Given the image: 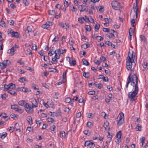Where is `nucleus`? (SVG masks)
Wrapping results in <instances>:
<instances>
[{
  "label": "nucleus",
  "mask_w": 148,
  "mask_h": 148,
  "mask_svg": "<svg viewBox=\"0 0 148 148\" xmlns=\"http://www.w3.org/2000/svg\"><path fill=\"white\" fill-rule=\"evenodd\" d=\"M131 74H129L127 79V83L126 85V88L128 87V84L131 82V85L134 87V90L132 92L129 93L128 97L131 101H134V98L138 94V78L137 75L134 74L131 77Z\"/></svg>",
  "instance_id": "nucleus-1"
},
{
  "label": "nucleus",
  "mask_w": 148,
  "mask_h": 148,
  "mask_svg": "<svg viewBox=\"0 0 148 148\" xmlns=\"http://www.w3.org/2000/svg\"><path fill=\"white\" fill-rule=\"evenodd\" d=\"M33 101V102H35V104L32 103V105L30 106L29 105L28 103H25V101L24 100H21L18 101V104L20 106H24L25 108V110L26 112L29 114H32L34 113V110L33 108L34 107H38V104L37 101L35 99H34Z\"/></svg>",
  "instance_id": "nucleus-2"
},
{
  "label": "nucleus",
  "mask_w": 148,
  "mask_h": 148,
  "mask_svg": "<svg viewBox=\"0 0 148 148\" xmlns=\"http://www.w3.org/2000/svg\"><path fill=\"white\" fill-rule=\"evenodd\" d=\"M135 55H134L133 51L132 52V54L129 52L128 56L127 58L126 62L127 68L128 70H131L133 63H134V65H135V62H136V60L135 59Z\"/></svg>",
  "instance_id": "nucleus-3"
},
{
  "label": "nucleus",
  "mask_w": 148,
  "mask_h": 148,
  "mask_svg": "<svg viewBox=\"0 0 148 148\" xmlns=\"http://www.w3.org/2000/svg\"><path fill=\"white\" fill-rule=\"evenodd\" d=\"M112 8L114 10H119L121 8L119 3L116 1H113L112 3Z\"/></svg>",
  "instance_id": "nucleus-4"
},
{
  "label": "nucleus",
  "mask_w": 148,
  "mask_h": 148,
  "mask_svg": "<svg viewBox=\"0 0 148 148\" xmlns=\"http://www.w3.org/2000/svg\"><path fill=\"white\" fill-rule=\"evenodd\" d=\"M122 115L121 113L119 114L118 116V119H119V120L117 121V124L118 126L121 125L124 122V114L122 113Z\"/></svg>",
  "instance_id": "nucleus-5"
},
{
  "label": "nucleus",
  "mask_w": 148,
  "mask_h": 148,
  "mask_svg": "<svg viewBox=\"0 0 148 148\" xmlns=\"http://www.w3.org/2000/svg\"><path fill=\"white\" fill-rule=\"evenodd\" d=\"M10 63V60H4L2 62L0 63V67L1 69H4L6 68L7 66Z\"/></svg>",
  "instance_id": "nucleus-6"
},
{
  "label": "nucleus",
  "mask_w": 148,
  "mask_h": 148,
  "mask_svg": "<svg viewBox=\"0 0 148 148\" xmlns=\"http://www.w3.org/2000/svg\"><path fill=\"white\" fill-rule=\"evenodd\" d=\"M52 25L51 22L48 21L46 22L45 24H43L42 27L44 29H48L49 28L50 26H52Z\"/></svg>",
  "instance_id": "nucleus-7"
},
{
  "label": "nucleus",
  "mask_w": 148,
  "mask_h": 148,
  "mask_svg": "<svg viewBox=\"0 0 148 148\" xmlns=\"http://www.w3.org/2000/svg\"><path fill=\"white\" fill-rule=\"evenodd\" d=\"M134 12L135 13L136 18H137L138 13V7H137V2H136V3L134 4Z\"/></svg>",
  "instance_id": "nucleus-8"
},
{
  "label": "nucleus",
  "mask_w": 148,
  "mask_h": 148,
  "mask_svg": "<svg viewBox=\"0 0 148 148\" xmlns=\"http://www.w3.org/2000/svg\"><path fill=\"white\" fill-rule=\"evenodd\" d=\"M58 25L63 29H67L69 27V25L66 23H59Z\"/></svg>",
  "instance_id": "nucleus-9"
},
{
  "label": "nucleus",
  "mask_w": 148,
  "mask_h": 148,
  "mask_svg": "<svg viewBox=\"0 0 148 148\" xmlns=\"http://www.w3.org/2000/svg\"><path fill=\"white\" fill-rule=\"evenodd\" d=\"M16 90V88H14L13 89H9L8 90V92L10 95L15 96L17 95L15 91Z\"/></svg>",
  "instance_id": "nucleus-10"
},
{
  "label": "nucleus",
  "mask_w": 148,
  "mask_h": 148,
  "mask_svg": "<svg viewBox=\"0 0 148 148\" xmlns=\"http://www.w3.org/2000/svg\"><path fill=\"white\" fill-rule=\"evenodd\" d=\"M122 135L121 132V131H119L116 134V137L117 138L115 142L117 143L119 141L120 139L121 138Z\"/></svg>",
  "instance_id": "nucleus-11"
},
{
  "label": "nucleus",
  "mask_w": 148,
  "mask_h": 148,
  "mask_svg": "<svg viewBox=\"0 0 148 148\" xmlns=\"http://www.w3.org/2000/svg\"><path fill=\"white\" fill-rule=\"evenodd\" d=\"M109 125V123L107 121H106L104 123L103 125V127L105 130L108 132L110 130V127Z\"/></svg>",
  "instance_id": "nucleus-12"
},
{
  "label": "nucleus",
  "mask_w": 148,
  "mask_h": 148,
  "mask_svg": "<svg viewBox=\"0 0 148 148\" xmlns=\"http://www.w3.org/2000/svg\"><path fill=\"white\" fill-rule=\"evenodd\" d=\"M54 53L55 54V57L53 58H52V60L53 62H55L56 63H57L58 60L57 59H59L60 58V55L56 53Z\"/></svg>",
  "instance_id": "nucleus-13"
},
{
  "label": "nucleus",
  "mask_w": 148,
  "mask_h": 148,
  "mask_svg": "<svg viewBox=\"0 0 148 148\" xmlns=\"http://www.w3.org/2000/svg\"><path fill=\"white\" fill-rule=\"evenodd\" d=\"M11 36L12 37L18 38L19 37V34L18 32L13 31L12 33Z\"/></svg>",
  "instance_id": "nucleus-14"
},
{
  "label": "nucleus",
  "mask_w": 148,
  "mask_h": 148,
  "mask_svg": "<svg viewBox=\"0 0 148 148\" xmlns=\"http://www.w3.org/2000/svg\"><path fill=\"white\" fill-rule=\"evenodd\" d=\"M16 51V49H14L12 47L11 49H9L8 51V53H9L12 55L14 54V51Z\"/></svg>",
  "instance_id": "nucleus-15"
},
{
  "label": "nucleus",
  "mask_w": 148,
  "mask_h": 148,
  "mask_svg": "<svg viewBox=\"0 0 148 148\" xmlns=\"http://www.w3.org/2000/svg\"><path fill=\"white\" fill-rule=\"evenodd\" d=\"M27 120L30 124L32 125V117L31 116H28L27 117Z\"/></svg>",
  "instance_id": "nucleus-16"
},
{
  "label": "nucleus",
  "mask_w": 148,
  "mask_h": 148,
  "mask_svg": "<svg viewBox=\"0 0 148 148\" xmlns=\"http://www.w3.org/2000/svg\"><path fill=\"white\" fill-rule=\"evenodd\" d=\"M7 135V133L6 132H3L2 133H0V138L2 139L4 138Z\"/></svg>",
  "instance_id": "nucleus-17"
},
{
  "label": "nucleus",
  "mask_w": 148,
  "mask_h": 148,
  "mask_svg": "<svg viewBox=\"0 0 148 148\" xmlns=\"http://www.w3.org/2000/svg\"><path fill=\"white\" fill-rule=\"evenodd\" d=\"M14 129L15 128L16 130L17 131H19V132L20 131V127L19 126V125L18 123H16L14 125Z\"/></svg>",
  "instance_id": "nucleus-18"
},
{
  "label": "nucleus",
  "mask_w": 148,
  "mask_h": 148,
  "mask_svg": "<svg viewBox=\"0 0 148 148\" xmlns=\"http://www.w3.org/2000/svg\"><path fill=\"white\" fill-rule=\"evenodd\" d=\"M67 70H66V71L63 73L62 77H63V82H64L66 80V72Z\"/></svg>",
  "instance_id": "nucleus-19"
},
{
  "label": "nucleus",
  "mask_w": 148,
  "mask_h": 148,
  "mask_svg": "<svg viewBox=\"0 0 148 148\" xmlns=\"http://www.w3.org/2000/svg\"><path fill=\"white\" fill-rule=\"evenodd\" d=\"M90 45L88 44H84L82 45V47L86 49L90 47Z\"/></svg>",
  "instance_id": "nucleus-20"
},
{
  "label": "nucleus",
  "mask_w": 148,
  "mask_h": 148,
  "mask_svg": "<svg viewBox=\"0 0 148 148\" xmlns=\"http://www.w3.org/2000/svg\"><path fill=\"white\" fill-rule=\"evenodd\" d=\"M82 62L84 65L86 66H88L89 65V63L87 60L85 59H83L82 60Z\"/></svg>",
  "instance_id": "nucleus-21"
},
{
  "label": "nucleus",
  "mask_w": 148,
  "mask_h": 148,
  "mask_svg": "<svg viewBox=\"0 0 148 148\" xmlns=\"http://www.w3.org/2000/svg\"><path fill=\"white\" fill-rule=\"evenodd\" d=\"M110 34H107V36L110 38H112L113 36H114V34H113V32L112 31H111V30L110 31Z\"/></svg>",
  "instance_id": "nucleus-22"
},
{
  "label": "nucleus",
  "mask_w": 148,
  "mask_h": 148,
  "mask_svg": "<svg viewBox=\"0 0 148 148\" xmlns=\"http://www.w3.org/2000/svg\"><path fill=\"white\" fill-rule=\"evenodd\" d=\"M83 75L86 78H88L89 77V73L88 72L86 73L85 72L83 71Z\"/></svg>",
  "instance_id": "nucleus-23"
},
{
  "label": "nucleus",
  "mask_w": 148,
  "mask_h": 148,
  "mask_svg": "<svg viewBox=\"0 0 148 148\" xmlns=\"http://www.w3.org/2000/svg\"><path fill=\"white\" fill-rule=\"evenodd\" d=\"M92 142L90 140L86 141L85 143L84 146L86 147L90 146Z\"/></svg>",
  "instance_id": "nucleus-24"
},
{
  "label": "nucleus",
  "mask_w": 148,
  "mask_h": 148,
  "mask_svg": "<svg viewBox=\"0 0 148 148\" xmlns=\"http://www.w3.org/2000/svg\"><path fill=\"white\" fill-rule=\"evenodd\" d=\"M84 7L85 6L83 5H80L79 6V8L80 11H84L85 10V9L84 8Z\"/></svg>",
  "instance_id": "nucleus-25"
},
{
  "label": "nucleus",
  "mask_w": 148,
  "mask_h": 148,
  "mask_svg": "<svg viewBox=\"0 0 148 148\" xmlns=\"http://www.w3.org/2000/svg\"><path fill=\"white\" fill-rule=\"evenodd\" d=\"M15 84L12 83L9 84V89H13L15 88Z\"/></svg>",
  "instance_id": "nucleus-26"
},
{
  "label": "nucleus",
  "mask_w": 148,
  "mask_h": 148,
  "mask_svg": "<svg viewBox=\"0 0 148 148\" xmlns=\"http://www.w3.org/2000/svg\"><path fill=\"white\" fill-rule=\"evenodd\" d=\"M23 109H22L19 107H18L17 109L16 110V111L18 112L20 114L22 113L23 112Z\"/></svg>",
  "instance_id": "nucleus-27"
},
{
  "label": "nucleus",
  "mask_w": 148,
  "mask_h": 148,
  "mask_svg": "<svg viewBox=\"0 0 148 148\" xmlns=\"http://www.w3.org/2000/svg\"><path fill=\"white\" fill-rule=\"evenodd\" d=\"M141 128L142 126H141L137 125L135 128L136 131H140L141 130Z\"/></svg>",
  "instance_id": "nucleus-28"
},
{
  "label": "nucleus",
  "mask_w": 148,
  "mask_h": 148,
  "mask_svg": "<svg viewBox=\"0 0 148 148\" xmlns=\"http://www.w3.org/2000/svg\"><path fill=\"white\" fill-rule=\"evenodd\" d=\"M96 39L98 41H100L103 40V38L101 36H98L96 37Z\"/></svg>",
  "instance_id": "nucleus-29"
},
{
  "label": "nucleus",
  "mask_w": 148,
  "mask_h": 148,
  "mask_svg": "<svg viewBox=\"0 0 148 148\" xmlns=\"http://www.w3.org/2000/svg\"><path fill=\"white\" fill-rule=\"evenodd\" d=\"M18 107V106L17 105H14L11 106V108L12 109L14 110L15 111L17 109Z\"/></svg>",
  "instance_id": "nucleus-30"
},
{
  "label": "nucleus",
  "mask_w": 148,
  "mask_h": 148,
  "mask_svg": "<svg viewBox=\"0 0 148 148\" xmlns=\"http://www.w3.org/2000/svg\"><path fill=\"white\" fill-rule=\"evenodd\" d=\"M61 135H62V137L65 138L66 137V135L65 132L64 131H62L60 132Z\"/></svg>",
  "instance_id": "nucleus-31"
},
{
  "label": "nucleus",
  "mask_w": 148,
  "mask_h": 148,
  "mask_svg": "<svg viewBox=\"0 0 148 148\" xmlns=\"http://www.w3.org/2000/svg\"><path fill=\"white\" fill-rule=\"evenodd\" d=\"M143 66L145 69H148V63L144 62L143 64Z\"/></svg>",
  "instance_id": "nucleus-32"
},
{
  "label": "nucleus",
  "mask_w": 148,
  "mask_h": 148,
  "mask_svg": "<svg viewBox=\"0 0 148 148\" xmlns=\"http://www.w3.org/2000/svg\"><path fill=\"white\" fill-rule=\"evenodd\" d=\"M19 89L21 90L22 91L24 92H27L28 91V89L25 87H22L21 88H19Z\"/></svg>",
  "instance_id": "nucleus-33"
},
{
  "label": "nucleus",
  "mask_w": 148,
  "mask_h": 148,
  "mask_svg": "<svg viewBox=\"0 0 148 148\" xmlns=\"http://www.w3.org/2000/svg\"><path fill=\"white\" fill-rule=\"evenodd\" d=\"M19 81L20 82L23 83V82L24 81H27L26 79L24 77H22L20 78L19 80Z\"/></svg>",
  "instance_id": "nucleus-34"
},
{
  "label": "nucleus",
  "mask_w": 148,
  "mask_h": 148,
  "mask_svg": "<svg viewBox=\"0 0 148 148\" xmlns=\"http://www.w3.org/2000/svg\"><path fill=\"white\" fill-rule=\"evenodd\" d=\"M26 53L27 54L30 55L32 54V51L30 49H27L25 51Z\"/></svg>",
  "instance_id": "nucleus-35"
},
{
  "label": "nucleus",
  "mask_w": 148,
  "mask_h": 148,
  "mask_svg": "<svg viewBox=\"0 0 148 148\" xmlns=\"http://www.w3.org/2000/svg\"><path fill=\"white\" fill-rule=\"evenodd\" d=\"M4 88L5 90H9V84L8 85L5 84L4 85Z\"/></svg>",
  "instance_id": "nucleus-36"
},
{
  "label": "nucleus",
  "mask_w": 148,
  "mask_h": 148,
  "mask_svg": "<svg viewBox=\"0 0 148 148\" xmlns=\"http://www.w3.org/2000/svg\"><path fill=\"white\" fill-rule=\"evenodd\" d=\"M86 125L88 127L90 128L92 126V123L89 121L87 122Z\"/></svg>",
  "instance_id": "nucleus-37"
},
{
  "label": "nucleus",
  "mask_w": 148,
  "mask_h": 148,
  "mask_svg": "<svg viewBox=\"0 0 148 148\" xmlns=\"http://www.w3.org/2000/svg\"><path fill=\"white\" fill-rule=\"evenodd\" d=\"M86 29L87 31L90 32L91 30V28L90 26L89 25H86Z\"/></svg>",
  "instance_id": "nucleus-38"
},
{
  "label": "nucleus",
  "mask_w": 148,
  "mask_h": 148,
  "mask_svg": "<svg viewBox=\"0 0 148 148\" xmlns=\"http://www.w3.org/2000/svg\"><path fill=\"white\" fill-rule=\"evenodd\" d=\"M56 53L60 55L61 54V50L60 49H58L54 51V53Z\"/></svg>",
  "instance_id": "nucleus-39"
},
{
  "label": "nucleus",
  "mask_w": 148,
  "mask_h": 148,
  "mask_svg": "<svg viewBox=\"0 0 148 148\" xmlns=\"http://www.w3.org/2000/svg\"><path fill=\"white\" fill-rule=\"evenodd\" d=\"M49 14L52 15H54L55 14V12L54 10H50L49 11Z\"/></svg>",
  "instance_id": "nucleus-40"
},
{
  "label": "nucleus",
  "mask_w": 148,
  "mask_h": 148,
  "mask_svg": "<svg viewBox=\"0 0 148 148\" xmlns=\"http://www.w3.org/2000/svg\"><path fill=\"white\" fill-rule=\"evenodd\" d=\"M100 27V25L99 24H96L95 27V31L98 30Z\"/></svg>",
  "instance_id": "nucleus-41"
},
{
  "label": "nucleus",
  "mask_w": 148,
  "mask_h": 148,
  "mask_svg": "<svg viewBox=\"0 0 148 148\" xmlns=\"http://www.w3.org/2000/svg\"><path fill=\"white\" fill-rule=\"evenodd\" d=\"M145 139V137H142L140 139V140L141 141V143H142V146H143V143L144 142V141Z\"/></svg>",
  "instance_id": "nucleus-42"
},
{
  "label": "nucleus",
  "mask_w": 148,
  "mask_h": 148,
  "mask_svg": "<svg viewBox=\"0 0 148 148\" xmlns=\"http://www.w3.org/2000/svg\"><path fill=\"white\" fill-rule=\"evenodd\" d=\"M95 91L94 90L90 91L88 92V94L90 95H93L95 94Z\"/></svg>",
  "instance_id": "nucleus-43"
},
{
  "label": "nucleus",
  "mask_w": 148,
  "mask_h": 148,
  "mask_svg": "<svg viewBox=\"0 0 148 148\" xmlns=\"http://www.w3.org/2000/svg\"><path fill=\"white\" fill-rule=\"evenodd\" d=\"M71 101V98L70 97L67 98L65 99V102L66 103H69Z\"/></svg>",
  "instance_id": "nucleus-44"
},
{
  "label": "nucleus",
  "mask_w": 148,
  "mask_h": 148,
  "mask_svg": "<svg viewBox=\"0 0 148 148\" xmlns=\"http://www.w3.org/2000/svg\"><path fill=\"white\" fill-rule=\"evenodd\" d=\"M140 38L144 42H145L146 41V38H145V37L144 36L140 35Z\"/></svg>",
  "instance_id": "nucleus-45"
},
{
  "label": "nucleus",
  "mask_w": 148,
  "mask_h": 148,
  "mask_svg": "<svg viewBox=\"0 0 148 148\" xmlns=\"http://www.w3.org/2000/svg\"><path fill=\"white\" fill-rule=\"evenodd\" d=\"M8 23L10 25H13V24L14 23V21L12 20H10L9 21H8Z\"/></svg>",
  "instance_id": "nucleus-46"
},
{
  "label": "nucleus",
  "mask_w": 148,
  "mask_h": 148,
  "mask_svg": "<svg viewBox=\"0 0 148 148\" xmlns=\"http://www.w3.org/2000/svg\"><path fill=\"white\" fill-rule=\"evenodd\" d=\"M47 120L49 122L53 123L54 121L53 119L51 118H48Z\"/></svg>",
  "instance_id": "nucleus-47"
},
{
  "label": "nucleus",
  "mask_w": 148,
  "mask_h": 148,
  "mask_svg": "<svg viewBox=\"0 0 148 148\" xmlns=\"http://www.w3.org/2000/svg\"><path fill=\"white\" fill-rule=\"evenodd\" d=\"M23 3L25 4V5H28L29 4L28 1H27V0H23Z\"/></svg>",
  "instance_id": "nucleus-48"
},
{
  "label": "nucleus",
  "mask_w": 148,
  "mask_h": 148,
  "mask_svg": "<svg viewBox=\"0 0 148 148\" xmlns=\"http://www.w3.org/2000/svg\"><path fill=\"white\" fill-rule=\"evenodd\" d=\"M5 113H2L0 115V116L1 117L4 118L5 119L6 118H8V117L7 116H5Z\"/></svg>",
  "instance_id": "nucleus-49"
},
{
  "label": "nucleus",
  "mask_w": 148,
  "mask_h": 148,
  "mask_svg": "<svg viewBox=\"0 0 148 148\" xmlns=\"http://www.w3.org/2000/svg\"><path fill=\"white\" fill-rule=\"evenodd\" d=\"M107 137L108 138V139L109 140V142H110V141H111V140H112V135H110V133L109 132H108V135Z\"/></svg>",
  "instance_id": "nucleus-50"
},
{
  "label": "nucleus",
  "mask_w": 148,
  "mask_h": 148,
  "mask_svg": "<svg viewBox=\"0 0 148 148\" xmlns=\"http://www.w3.org/2000/svg\"><path fill=\"white\" fill-rule=\"evenodd\" d=\"M0 25L1 26L3 27L4 26L5 27V22L4 21L1 20V21L0 22Z\"/></svg>",
  "instance_id": "nucleus-51"
},
{
  "label": "nucleus",
  "mask_w": 148,
  "mask_h": 148,
  "mask_svg": "<svg viewBox=\"0 0 148 148\" xmlns=\"http://www.w3.org/2000/svg\"><path fill=\"white\" fill-rule=\"evenodd\" d=\"M59 39V38L58 37L55 36V38H53V39L52 40V41L53 42H56L58 41Z\"/></svg>",
  "instance_id": "nucleus-52"
},
{
  "label": "nucleus",
  "mask_w": 148,
  "mask_h": 148,
  "mask_svg": "<svg viewBox=\"0 0 148 148\" xmlns=\"http://www.w3.org/2000/svg\"><path fill=\"white\" fill-rule=\"evenodd\" d=\"M96 86L98 88L101 89L102 87V85L101 84H96Z\"/></svg>",
  "instance_id": "nucleus-53"
},
{
  "label": "nucleus",
  "mask_w": 148,
  "mask_h": 148,
  "mask_svg": "<svg viewBox=\"0 0 148 148\" xmlns=\"http://www.w3.org/2000/svg\"><path fill=\"white\" fill-rule=\"evenodd\" d=\"M12 32H13V31L12 29H9L8 31V34L9 35V34H10L11 35L12 33Z\"/></svg>",
  "instance_id": "nucleus-54"
},
{
  "label": "nucleus",
  "mask_w": 148,
  "mask_h": 148,
  "mask_svg": "<svg viewBox=\"0 0 148 148\" xmlns=\"http://www.w3.org/2000/svg\"><path fill=\"white\" fill-rule=\"evenodd\" d=\"M81 116V112H78L77 113L76 115V116L77 118H79Z\"/></svg>",
  "instance_id": "nucleus-55"
},
{
  "label": "nucleus",
  "mask_w": 148,
  "mask_h": 148,
  "mask_svg": "<svg viewBox=\"0 0 148 148\" xmlns=\"http://www.w3.org/2000/svg\"><path fill=\"white\" fill-rule=\"evenodd\" d=\"M56 126L54 125H53L50 128V130L51 131H54L56 128Z\"/></svg>",
  "instance_id": "nucleus-56"
},
{
  "label": "nucleus",
  "mask_w": 148,
  "mask_h": 148,
  "mask_svg": "<svg viewBox=\"0 0 148 148\" xmlns=\"http://www.w3.org/2000/svg\"><path fill=\"white\" fill-rule=\"evenodd\" d=\"M103 32H109V29L108 28H103Z\"/></svg>",
  "instance_id": "nucleus-57"
},
{
  "label": "nucleus",
  "mask_w": 148,
  "mask_h": 148,
  "mask_svg": "<svg viewBox=\"0 0 148 148\" xmlns=\"http://www.w3.org/2000/svg\"><path fill=\"white\" fill-rule=\"evenodd\" d=\"M31 30L30 29V27H29V26H28V27H27V29H26L25 30V32L26 33H27V32L29 33V32H31Z\"/></svg>",
  "instance_id": "nucleus-58"
},
{
  "label": "nucleus",
  "mask_w": 148,
  "mask_h": 148,
  "mask_svg": "<svg viewBox=\"0 0 148 148\" xmlns=\"http://www.w3.org/2000/svg\"><path fill=\"white\" fill-rule=\"evenodd\" d=\"M14 128L13 127H10L9 129V131L10 132H12L14 131Z\"/></svg>",
  "instance_id": "nucleus-59"
},
{
  "label": "nucleus",
  "mask_w": 148,
  "mask_h": 148,
  "mask_svg": "<svg viewBox=\"0 0 148 148\" xmlns=\"http://www.w3.org/2000/svg\"><path fill=\"white\" fill-rule=\"evenodd\" d=\"M111 31L113 32V34H114V36H117V33L116 32L114 31L113 30L111 29Z\"/></svg>",
  "instance_id": "nucleus-60"
},
{
  "label": "nucleus",
  "mask_w": 148,
  "mask_h": 148,
  "mask_svg": "<svg viewBox=\"0 0 148 148\" xmlns=\"http://www.w3.org/2000/svg\"><path fill=\"white\" fill-rule=\"evenodd\" d=\"M64 6L66 7H67L69 6V3L68 1H65L64 3Z\"/></svg>",
  "instance_id": "nucleus-61"
},
{
  "label": "nucleus",
  "mask_w": 148,
  "mask_h": 148,
  "mask_svg": "<svg viewBox=\"0 0 148 148\" xmlns=\"http://www.w3.org/2000/svg\"><path fill=\"white\" fill-rule=\"evenodd\" d=\"M6 95L4 94H1V98L3 99H5L6 98Z\"/></svg>",
  "instance_id": "nucleus-62"
},
{
  "label": "nucleus",
  "mask_w": 148,
  "mask_h": 148,
  "mask_svg": "<svg viewBox=\"0 0 148 148\" xmlns=\"http://www.w3.org/2000/svg\"><path fill=\"white\" fill-rule=\"evenodd\" d=\"M10 116L11 118H14L15 117H16V114L12 113L10 115Z\"/></svg>",
  "instance_id": "nucleus-63"
},
{
  "label": "nucleus",
  "mask_w": 148,
  "mask_h": 148,
  "mask_svg": "<svg viewBox=\"0 0 148 148\" xmlns=\"http://www.w3.org/2000/svg\"><path fill=\"white\" fill-rule=\"evenodd\" d=\"M105 43L108 46H110L111 45H112V42H110L109 41H105Z\"/></svg>",
  "instance_id": "nucleus-64"
}]
</instances>
